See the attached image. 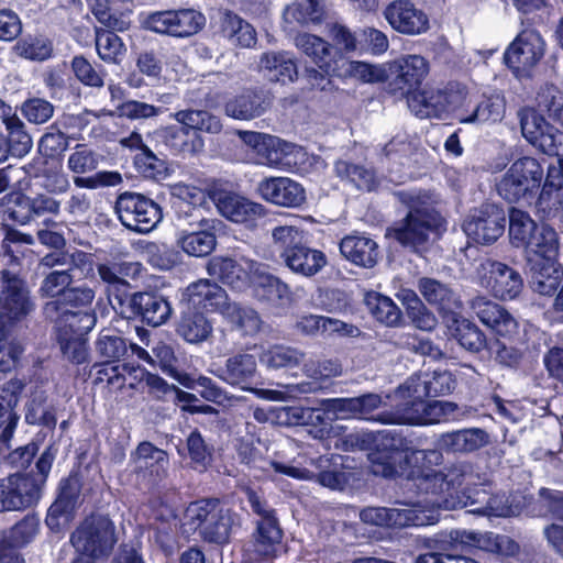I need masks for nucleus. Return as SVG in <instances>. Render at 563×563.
I'll return each mask as SVG.
<instances>
[{
	"instance_id": "nucleus-42",
	"label": "nucleus",
	"mask_w": 563,
	"mask_h": 563,
	"mask_svg": "<svg viewBox=\"0 0 563 563\" xmlns=\"http://www.w3.org/2000/svg\"><path fill=\"white\" fill-rule=\"evenodd\" d=\"M40 520L36 515H26L13 525L0 539V553L23 556L21 550L37 533Z\"/></svg>"
},
{
	"instance_id": "nucleus-31",
	"label": "nucleus",
	"mask_w": 563,
	"mask_h": 563,
	"mask_svg": "<svg viewBox=\"0 0 563 563\" xmlns=\"http://www.w3.org/2000/svg\"><path fill=\"white\" fill-rule=\"evenodd\" d=\"M273 103V96L262 87L245 88L225 103V113L238 120H251L264 114Z\"/></svg>"
},
{
	"instance_id": "nucleus-24",
	"label": "nucleus",
	"mask_w": 563,
	"mask_h": 563,
	"mask_svg": "<svg viewBox=\"0 0 563 563\" xmlns=\"http://www.w3.org/2000/svg\"><path fill=\"white\" fill-rule=\"evenodd\" d=\"M401 390H407V397L396 405L395 410H384L378 413L371 411L366 421L379 422L382 424H409L420 426L423 407L426 405V396L423 395L420 384L399 387Z\"/></svg>"
},
{
	"instance_id": "nucleus-7",
	"label": "nucleus",
	"mask_w": 563,
	"mask_h": 563,
	"mask_svg": "<svg viewBox=\"0 0 563 563\" xmlns=\"http://www.w3.org/2000/svg\"><path fill=\"white\" fill-rule=\"evenodd\" d=\"M543 180V167L531 156H522L511 163L496 184L498 195L509 203L536 202L539 208V191Z\"/></svg>"
},
{
	"instance_id": "nucleus-46",
	"label": "nucleus",
	"mask_w": 563,
	"mask_h": 563,
	"mask_svg": "<svg viewBox=\"0 0 563 563\" xmlns=\"http://www.w3.org/2000/svg\"><path fill=\"white\" fill-rule=\"evenodd\" d=\"M23 169L29 177L43 179L42 185L48 192L62 194L69 187L68 178L62 170V166L53 165L44 157H33Z\"/></svg>"
},
{
	"instance_id": "nucleus-19",
	"label": "nucleus",
	"mask_w": 563,
	"mask_h": 563,
	"mask_svg": "<svg viewBox=\"0 0 563 563\" xmlns=\"http://www.w3.org/2000/svg\"><path fill=\"white\" fill-rule=\"evenodd\" d=\"M205 24V15L194 9L156 11L150 13L144 21L145 29L174 37L195 35Z\"/></svg>"
},
{
	"instance_id": "nucleus-16",
	"label": "nucleus",
	"mask_w": 563,
	"mask_h": 563,
	"mask_svg": "<svg viewBox=\"0 0 563 563\" xmlns=\"http://www.w3.org/2000/svg\"><path fill=\"white\" fill-rule=\"evenodd\" d=\"M479 284L494 298L508 301L520 296L523 278L512 266L493 258H485L477 268Z\"/></svg>"
},
{
	"instance_id": "nucleus-37",
	"label": "nucleus",
	"mask_w": 563,
	"mask_h": 563,
	"mask_svg": "<svg viewBox=\"0 0 563 563\" xmlns=\"http://www.w3.org/2000/svg\"><path fill=\"white\" fill-rule=\"evenodd\" d=\"M163 139L174 156L192 157L205 150L203 137L186 124L167 126Z\"/></svg>"
},
{
	"instance_id": "nucleus-41",
	"label": "nucleus",
	"mask_w": 563,
	"mask_h": 563,
	"mask_svg": "<svg viewBox=\"0 0 563 563\" xmlns=\"http://www.w3.org/2000/svg\"><path fill=\"white\" fill-rule=\"evenodd\" d=\"M341 254L352 264L372 268L378 261V244L364 235H346L340 242Z\"/></svg>"
},
{
	"instance_id": "nucleus-54",
	"label": "nucleus",
	"mask_w": 563,
	"mask_h": 563,
	"mask_svg": "<svg viewBox=\"0 0 563 563\" xmlns=\"http://www.w3.org/2000/svg\"><path fill=\"white\" fill-rule=\"evenodd\" d=\"M208 274L232 289H241L246 284L247 273L236 260L228 256H213L207 264Z\"/></svg>"
},
{
	"instance_id": "nucleus-48",
	"label": "nucleus",
	"mask_w": 563,
	"mask_h": 563,
	"mask_svg": "<svg viewBox=\"0 0 563 563\" xmlns=\"http://www.w3.org/2000/svg\"><path fill=\"white\" fill-rule=\"evenodd\" d=\"M449 320L448 328L462 347L473 353L487 349L489 342L486 334L474 322L461 317L457 312Z\"/></svg>"
},
{
	"instance_id": "nucleus-64",
	"label": "nucleus",
	"mask_w": 563,
	"mask_h": 563,
	"mask_svg": "<svg viewBox=\"0 0 563 563\" xmlns=\"http://www.w3.org/2000/svg\"><path fill=\"white\" fill-rule=\"evenodd\" d=\"M402 305L411 322L420 330L431 331L437 325L434 314L429 311L422 300L413 290H405Z\"/></svg>"
},
{
	"instance_id": "nucleus-18",
	"label": "nucleus",
	"mask_w": 563,
	"mask_h": 563,
	"mask_svg": "<svg viewBox=\"0 0 563 563\" xmlns=\"http://www.w3.org/2000/svg\"><path fill=\"white\" fill-rule=\"evenodd\" d=\"M544 53L545 42L541 34L534 30H523L506 48L503 60L516 78L529 77Z\"/></svg>"
},
{
	"instance_id": "nucleus-34",
	"label": "nucleus",
	"mask_w": 563,
	"mask_h": 563,
	"mask_svg": "<svg viewBox=\"0 0 563 563\" xmlns=\"http://www.w3.org/2000/svg\"><path fill=\"white\" fill-rule=\"evenodd\" d=\"M219 377L231 386L243 390H252L258 384L260 374L257 361L253 354L236 353L228 357L225 365L220 369Z\"/></svg>"
},
{
	"instance_id": "nucleus-8",
	"label": "nucleus",
	"mask_w": 563,
	"mask_h": 563,
	"mask_svg": "<svg viewBox=\"0 0 563 563\" xmlns=\"http://www.w3.org/2000/svg\"><path fill=\"white\" fill-rule=\"evenodd\" d=\"M82 488L84 481L78 471L73 470L58 481L44 518L49 533L64 534L74 525L84 503Z\"/></svg>"
},
{
	"instance_id": "nucleus-11",
	"label": "nucleus",
	"mask_w": 563,
	"mask_h": 563,
	"mask_svg": "<svg viewBox=\"0 0 563 563\" xmlns=\"http://www.w3.org/2000/svg\"><path fill=\"white\" fill-rule=\"evenodd\" d=\"M386 92L395 99L416 96L430 71V64L421 55H406L388 63Z\"/></svg>"
},
{
	"instance_id": "nucleus-44",
	"label": "nucleus",
	"mask_w": 563,
	"mask_h": 563,
	"mask_svg": "<svg viewBox=\"0 0 563 563\" xmlns=\"http://www.w3.org/2000/svg\"><path fill=\"white\" fill-rule=\"evenodd\" d=\"M217 220L201 218L198 220L199 230L185 233L179 239L180 246L185 253L196 257L210 255L217 245L216 227Z\"/></svg>"
},
{
	"instance_id": "nucleus-30",
	"label": "nucleus",
	"mask_w": 563,
	"mask_h": 563,
	"mask_svg": "<svg viewBox=\"0 0 563 563\" xmlns=\"http://www.w3.org/2000/svg\"><path fill=\"white\" fill-rule=\"evenodd\" d=\"M559 235L549 224L541 223L537 232L525 249L527 267L529 269H543L558 263Z\"/></svg>"
},
{
	"instance_id": "nucleus-47",
	"label": "nucleus",
	"mask_w": 563,
	"mask_h": 563,
	"mask_svg": "<svg viewBox=\"0 0 563 563\" xmlns=\"http://www.w3.org/2000/svg\"><path fill=\"white\" fill-rule=\"evenodd\" d=\"M360 518L366 525H373L382 528L394 529L416 525V515L409 509L366 507L361 510Z\"/></svg>"
},
{
	"instance_id": "nucleus-59",
	"label": "nucleus",
	"mask_w": 563,
	"mask_h": 563,
	"mask_svg": "<svg viewBox=\"0 0 563 563\" xmlns=\"http://www.w3.org/2000/svg\"><path fill=\"white\" fill-rule=\"evenodd\" d=\"M334 167L340 178H346L360 190L372 191L378 186L373 168L342 159L338 161Z\"/></svg>"
},
{
	"instance_id": "nucleus-63",
	"label": "nucleus",
	"mask_w": 563,
	"mask_h": 563,
	"mask_svg": "<svg viewBox=\"0 0 563 563\" xmlns=\"http://www.w3.org/2000/svg\"><path fill=\"white\" fill-rule=\"evenodd\" d=\"M133 166L140 176L161 180L167 176V163L159 158L148 146H143L133 157Z\"/></svg>"
},
{
	"instance_id": "nucleus-51",
	"label": "nucleus",
	"mask_w": 563,
	"mask_h": 563,
	"mask_svg": "<svg viewBox=\"0 0 563 563\" xmlns=\"http://www.w3.org/2000/svg\"><path fill=\"white\" fill-rule=\"evenodd\" d=\"M333 76L340 79L354 78L362 82H386V68L361 60H349L343 54L339 56Z\"/></svg>"
},
{
	"instance_id": "nucleus-6",
	"label": "nucleus",
	"mask_w": 563,
	"mask_h": 563,
	"mask_svg": "<svg viewBox=\"0 0 563 563\" xmlns=\"http://www.w3.org/2000/svg\"><path fill=\"white\" fill-rule=\"evenodd\" d=\"M272 240L285 266L297 275L312 277L327 265L325 254L310 247L303 241V231L295 225L273 228Z\"/></svg>"
},
{
	"instance_id": "nucleus-56",
	"label": "nucleus",
	"mask_w": 563,
	"mask_h": 563,
	"mask_svg": "<svg viewBox=\"0 0 563 563\" xmlns=\"http://www.w3.org/2000/svg\"><path fill=\"white\" fill-rule=\"evenodd\" d=\"M220 33L241 47H253L257 42L252 24L232 11H225L221 16Z\"/></svg>"
},
{
	"instance_id": "nucleus-21",
	"label": "nucleus",
	"mask_w": 563,
	"mask_h": 563,
	"mask_svg": "<svg viewBox=\"0 0 563 563\" xmlns=\"http://www.w3.org/2000/svg\"><path fill=\"white\" fill-rule=\"evenodd\" d=\"M0 118L5 133L0 132V164L10 157L22 158L30 153L33 141L24 122L0 99Z\"/></svg>"
},
{
	"instance_id": "nucleus-60",
	"label": "nucleus",
	"mask_w": 563,
	"mask_h": 563,
	"mask_svg": "<svg viewBox=\"0 0 563 563\" xmlns=\"http://www.w3.org/2000/svg\"><path fill=\"white\" fill-rule=\"evenodd\" d=\"M365 302L376 321L387 327H396L401 322L402 312L391 298L379 292H369Z\"/></svg>"
},
{
	"instance_id": "nucleus-3",
	"label": "nucleus",
	"mask_w": 563,
	"mask_h": 563,
	"mask_svg": "<svg viewBox=\"0 0 563 563\" xmlns=\"http://www.w3.org/2000/svg\"><path fill=\"white\" fill-rule=\"evenodd\" d=\"M57 451L55 444L51 443L40 454L30 473L15 472L0 479V512L22 511L40 503Z\"/></svg>"
},
{
	"instance_id": "nucleus-62",
	"label": "nucleus",
	"mask_w": 563,
	"mask_h": 563,
	"mask_svg": "<svg viewBox=\"0 0 563 563\" xmlns=\"http://www.w3.org/2000/svg\"><path fill=\"white\" fill-rule=\"evenodd\" d=\"M15 53L27 60L44 62L53 57V41L44 35H27L21 37L15 46Z\"/></svg>"
},
{
	"instance_id": "nucleus-32",
	"label": "nucleus",
	"mask_w": 563,
	"mask_h": 563,
	"mask_svg": "<svg viewBox=\"0 0 563 563\" xmlns=\"http://www.w3.org/2000/svg\"><path fill=\"white\" fill-rule=\"evenodd\" d=\"M384 15L390 26L402 34H420L429 29V18L413 2H389Z\"/></svg>"
},
{
	"instance_id": "nucleus-25",
	"label": "nucleus",
	"mask_w": 563,
	"mask_h": 563,
	"mask_svg": "<svg viewBox=\"0 0 563 563\" xmlns=\"http://www.w3.org/2000/svg\"><path fill=\"white\" fill-rule=\"evenodd\" d=\"M420 454V451L407 454L400 449L391 446H377L369 453L371 468L374 475L385 478L402 477L406 479V485L409 489L415 492L412 481L407 476V473L413 468V460Z\"/></svg>"
},
{
	"instance_id": "nucleus-28",
	"label": "nucleus",
	"mask_w": 563,
	"mask_h": 563,
	"mask_svg": "<svg viewBox=\"0 0 563 563\" xmlns=\"http://www.w3.org/2000/svg\"><path fill=\"white\" fill-rule=\"evenodd\" d=\"M181 301L203 313L224 314L230 305L228 294L216 282L199 279L189 284L183 292Z\"/></svg>"
},
{
	"instance_id": "nucleus-40",
	"label": "nucleus",
	"mask_w": 563,
	"mask_h": 563,
	"mask_svg": "<svg viewBox=\"0 0 563 563\" xmlns=\"http://www.w3.org/2000/svg\"><path fill=\"white\" fill-rule=\"evenodd\" d=\"M418 286L423 298L437 307L443 317L451 318L462 308L459 296L448 285L434 278L422 277Z\"/></svg>"
},
{
	"instance_id": "nucleus-45",
	"label": "nucleus",
	"mask_w": 563,
	"mask_h": 563,
	"mask_svg": "<svg viewBox=\"0 0 563 563\" xmlns=\"http://www.w3.org/2000/svg\"><path fill=\"white\" fill-rule=\"evenodd\" d=\"M55 324L56 335H87L96 325L95 311L62 309L56 316H44Z\"/></svg>"
},
{
	"instance_id": "nucleus-29",
	"label": "nucleus",
	"mask_w": 563,
	"mask_h": 563,
	"mask_svg": "<svg viewBox=\"0 0 563 563\" xmlns=\"http://www.w3.org/2000/svg\"><path fill=\"white\" fill-rule=\"evenodd\" d=\"M25 386L23 379L13 377L0 387V445L10 446L20 421L15 409Z\"/></svg>"
},
{
	"instance_id": "nucleus-14",
	"label": "nucleus",
	"mask_w": 563,
	"mask_h": 563,
	"mask_svg": "<svg viewBox=\"0 0 563 563\" xmlns=\"http://www.w3.org/2000/svg\"><path fill=\"white\" fill-rule=\"evenodd\" d=\"M506 213L503 206L484 201L468 211L463 230L467 238L479 245H492L506 229Z\"/></svg>"
},
{
	"instance_id": "nucleus-1",
	"label": "nucleus",
	"mask_w": 563,
	"mask_h": 563,
	"mask_svg": "<svg viewBox=\"0 0 563 563\" xmlns=\"http://www.w3.org/2000/svg\"><path fill=\"white\" fill-rule=\"evenodd\" d=\"M522 136L541 153L559 157V167L549 166L539 191V210L555 216L563 208V132L532 107L518 111Z\"/></svg>"
},
{
	"instance_id": "nucleus-23",
	"label": "nucleus",
	"mask_w": 563,
	"mask_h": 563,
	"mask_svg": "<svg viewBox=\"0 0 563 563\" xmlns=\"http://www.w3.org/2000/svg\"><path fill=\"white\" fill-rule=\"evenodd\" d=\"M172 312L173 309L166 296L157 289H145L132 294L126 318L156 328L166 323Z\"/></svg>"
},
{
	"instance_id": "nucleus-27",
	"label": "nucleus",
	"mask_w": 563,
	"mask_h": 563,
	"mask_svg": "<svg viewBox=\"0 0 563 563\" xmlns=\"http://www.w3.org/2000/svg\"><path fill=\"white\" fill-rule=\"evenodd\" d=\"M470 307L479 321L500 338L510 339L519 333V323L501 305L486 296H476Z\"/></svg>"
},
{
	"instance_id": "nucleus-39",
	"label": "nucleus",
	"mask_w": 563,
	"mask_h": 563,
	"mask_svg": "<svg viewBox=\"0 0 563 563\" xmlns=\"http://www.w3.org/2000/svg\"><path fill=\"white\" fill-rule=\"evenodd\" d=\"M175 331L184 341L197 344L208 340L213 325L206 313L184 305Z\"/></svg>"
},
{
	"instance_id": "nucleus-53",
	"label": "nucleus",
	"mask_w": 563,
	"mask_h": 563,
	"mask_svg": "<svg viewBox=\"0 0 563 563\" xmlns=\"http://www.w3.org/2000/svg\"><path fill=\"white\" fill-rule=\"evenodd\" d=\"M31 197L14 190L1 199L0 213L8 225H25L33 220Z\"/></svg>"
},
{
	"instance_id": "nucleus-38",
	"label": "nucleus",
	"mask_w": 563,
	"mask_h": 563,
	"mask_svg": "<svg viewBox=\"0 0 563 563\" xmlns=\"http://www.w3.org/2000/svg\"><path fill=\"white\" fill-rule=\"evenodd\" d=\"M180 456L189 460L192 470L203 473L216 460V448L207 441L198 428L192 429L186 438L185 446L177 448Z\"/></svg>"
},
{
	"instance_id": "nucleus-61",
	"label": "nucleus",
	"mask_w": 563,
	"mask_h": 563,
	"mask_svg": "<svg viewBox=\"0 0 563 563\" xmlns=\"http://www.w3.org/2000/svg\"><path fill=\"white\" fill-rule=\"evenodd\" d=\"M174 118L178 123L188 125L199 135L201 132L218 134L222 130L220 118L206 110H179Z\"/></svg>"
},
{
	"instance_id": "nucleus-20",
	"label": "nucleus",
	"mask_w": 563,
	"mask_h": 563,
	"mask_svg": "<svg viewBox=\"0 0 563 563\" xmlns=\"http://www.w3.org/2000/svg\"><path fill=\"white\" fill-rule=\"evenodd\" d=\"M74 150L68 157L67 167L73 174L77 175L74 177V185L77 188L97 189L117 186L122 183V176L119 172L102 170L91 176H81L98 167V155L86 144H77Z\"/></svg>"
},
{
	"instance_id": "nucleus-4",
	"label": "nucleus",
	"mask_w": 563,
	"mask_h": 563,
	"mask_svg": "<svg viewBox=\"0 0 563 563\" xmlns=\"http://www.w3.org/2000/svg\"><path fill=\"white\" fill-rule=\"evenodd\" d=\"M382 405L377 394H363L356 397H335L320 400L319 408H301L299 423L310 426L318 439H325L332 431L331 422L334 420H365L371 411H376Z\"/></svg>"
},
{
	"instance_id": "nucleus-2",
	"label": "nucleus",
	"mask_w": 563,
	"mask_h": 563,
	"mask_svg": "<svg viewBox=\"0 0 563 563\" xmlns=\"http://www.w3.org/2000/svg\"><path fill=\"white\" fill-rule=\"evenodd\" d=\"M413 462V468L407 476L412 481L416 495L423 497L427 503H448L449 497L464 493L473 484V464L455 462L444 473L438 468L443 462L442 452L439 450H421Z\"/></svg>"
},
{
	"instance_id": "nucleus-10",
	"label": "nucleus",
	"mask_w": 563,
	"mask_h": 563,
	"mask_svg": "<svg viewBox=\"0 0 563 563\" xmlns=\"http://www.w3.org/2000/svg\"><path fill=\"white\" fill-rule=\"evenodd\" d=\"M114 212L121 224L133 232L147 234L163 220V208L148 196L123 191L117 196Z\"/></svg>"
},
{
	"instance_id": "nucleus-55",
	"label": "nucleus",
	"mask_w": 563,
	"mask_h": 563,
	"mask_svg": "<svg viewBox=\"0 0 563 563\" xmlns=\"http://www.w3.org/2000/svg\"><path fill=\"white\" fill-rule=\"evenodd\" d=\"M261 67L269 73V80L283 85L294 82L298 77V67L295 59L286 52H268L261 56Z\"/></svg>"
},
{
	"instance_id": "nucleus-12",
	"label": "nucleus",
	"mask_w": 563,
	"mask_h": 563,
	"mask_svg": "<svg viewBox=\"0 0 563 563\" xmlns=\"http://www.w3.org/2000/svg\"><path fill=\"white\" fill-rule=\"evenodd\" d=\"M207 196L223 218L250 231L256 230L269 212L264 205L222 187L208 188Z\"/></svg>"
},
{
	"instance_id": "nucleus-35",
	"label": "nucleus",
	"mask_w": 563,
	"mask_h": 563,
	"mask_svg": "<svg viewBox=\"0 0 563 563\" xmlns=\"http://www.w3.org/2000/svg\"><path fill=\"white\" fill-rule=\"evenodd\" d=\"M254 297L271 308H284L292 301L288 284L267 272L256 271L252 279Z\"/></svg>"
},
{
	"instance_id": "nucleus-43",
	"label": "nucleus",
	"mask_w": 563,
	"mask_h": 563,
	"mask_svg": "<svg viewBox=\"0 0 563 563\" xmlns=\"http://www.w3.org/2000/svg\"><path fill=\"white\" fill-rule=\"evenodd\" d=\"M488 443V434L479 428L442 433L438 440L440 450L446 453H472Z\"/></svg>"
},
{
	"instance_id": "nucleus-58",
	"label": "nucleus",
	"mask_w": 563,
	"mask_h": 563,
	"mask_svg": "<svg viewBox=\"0 0 563 563\" xmlns=\"http://www.w3.org/2000/svg\"><path fill=\"white\" fill-rule=\"evenodd\" d=\"M540 225L527 211L515 207L510 208L509 239L515 247L526 249Z\"/></svg>"
},
{
	"instance_id": "nucleus-15",
	"label": "nucleus",
	"mask_w": 563,
	"mask_h": 563,
	"mask_svg": "<svg viewBox=\"0 0 563 563\" xmlns=\"http://www.w3.org/2000/svg\"><path fill=\"white\" fill-rule=\"evenodd\" d=\"M96 349L103 361L96 366L93 383H106L110 393L122 390L125 386L124 371L128 364H119V361L128 353L125 339L119 335H100Z\"/></svg>"
},
{
	"instance_id": "nucleus-50",
	"label": "nucleus",
	"mask_w": 563,
	"mask_h": 563,
	"mask_svg": "<svg viewBox=\"0 0 563 563\" xmlns=\"http://www.w3.org/2000/svg\"><path fill=\"white\" fill-rule=\"evenodd\" d=\"M283 536L284 532L276 516H267L265 519H260L253 533L254 551L261 556L274 558Z\"/></svg>"
},
{
	"instance_id": "nucleus-17",
	"label": "nucleus",
	"mask_w": 563,
	"mask_h": 563,
	"mask_svg": "<svg viewBox=\"0 0 563 563\" xmlns=\"http://www.w3.org/2000/svg\"><path fill=\"white\" fill-rule=\"evenodd\" d=\"M439 227L438 213L428 208H410L406 217L388 228L386 236L394 239L404 247L418 249L424 245L432 232Z\"/></svg>"
},
{
	"instance_id": "nucleus-9",
	"label": "nucleus",
	"mask_w": 563,
	"mask_h": 563,
	"mask_svg": "<svg viewBox=\"0 0 563 563\" xmlns=\"http://www.w3.org/2000/svg\"><path fill=\"white\" fill-rule=\"evenodd\" d=\"M232 523L230 510L224 509L218 498L196 500L185 511V530L198 532L209 543H228Z\"/></svg>"
},
{
	"instance_id": "nucleus-36",
	"label": "nucleus",
	"mask_w": 563,
	"mask_h": 563,
	"mask_svg": "<svg viewBox=\"0 0 563 563\" xmlns=\"http://www.w3.org/2000/svg\"><path fill=\"white\" fill-rule=\"evenodd\" d=\"M452 92L446 88L424 86L409 98V108L420 118H440L449 112Z\"/></svg>"
},
{
	"instance_id": "nucleus-33",
	"label": "nucleus",
	"mask_w": 563,
	"mask_h": 563,
	"mask_svg": "<svg viewBox=\"0 0 563 563\" xmlns=\"http://www.w3.org/2000/svg\"><path fill=\"white\" fill-rule=\"evenodd\" d=\"M295 44L319 69L333 75L339 63V56L342 55L341 51L322 37L311 33H299L295 37Z\"/></svg>"
},
{
	"instance_id": "nucleus-22",
	"label": "nucleus",
	"mask_w": 563,
	"mask_h": 563,
	"mask_svg": "<svg viewBox=\"0 0 563 563\" xmlns=\"http://www.w3.org/2000/svg\"><path fill=\"white\" fill-rule=\"evenodd\" d=\"M87 120L82 114L64 113L46 128L38 141L40 157L60 161L69 147L73 130L82 131Z\"/></svg>"
},
{
	"instance_id": "nucleus-13",
	"label": "nucleus",
	"mask_w": 563,
	"mask_h": 563,
	"mask_svg": "<svg viewBox=\"0 0 563 563\" xmlns=\"http://www.w3.org/2000/svg\"><path fill=\"white\" fill-rule=\"evenodd\" d=\"M0 329L11 328L34 310V302L24 279L8 269L1 272Z\"/></svg>"
},
{
	"instance_id": "nucleus-52",
	"label": "nucleus",
	"mask_w": 563,
	"mask_h": 563,
	"mask_svg": "<svg viewBox=\"0 0 563 563\" xmlns=\"http://www.w3.org/2000/svg\"><path fill=\"white\" fill-rule=\"evenodd\" d=\"M93 298L95 291L89 287H70L57 298L47 301L43 307V314L56 316V312L62 309L93 311L91 309Z\"/></svg>"
},
{
	"instance_id": "nucleus-49",
	"label": "nucleus",
	"mask_w": 563,
	"mask_h": 563,
	"mask_svg": "<svg viewBox=\"0 0 563 563\" xmlns=\"http://www.w3.org/2000/svg\"><path fill=\"white\" fill-rule=\"evenodd\" d=\"M314 465L313 478L323 487L343 489L347 484V476L341 470L342 456L339 454L320 455L311 460Z\"/></svg>"
},
{
	"instance_id": "nucleus-26",
	"label": "nucleus",
	"mask_w": 563,
	"mask_h": 563,
	"mask_svg": "<svg viewBox=\"0 0 563 563\" xmlns=\"http://www.w3.org/2000/svg\"><path fill=\"white\" fill-rule=\"evenodd\" d=\"M255 194L268 203L285 208H298L306 201L305 188L289 177H264L257 183Z\"/></svg>"
},
{
	"instance_id": "nucleus-57",
	"label": "nucleus",
	"mask_w": 563,
	"mask_h": 563,
	"mask_svg": "<svg viewBox=\"0 0 563 563\" xmlns=\"http://www.w3.org/2000/svg\"><path fill=\"white\" fill-rule=\"evenodd\" d=\"M95 45L99 58L106 64L119 65L126 53L122 38L100 26L95 27Z\"/></svg>"
},
{
	"instance_id": "nucleus-5",
	"label": "nucleus",
	"mask_w": 563,
	"mask_h": 563,
	"mask_svg": "<svg viewBox=\"0 0 563 563\" xmlns=\"http://www.w3.org/2000/svg\"><path fill=\"white\" fill-rule=\"evenodd\" d=\"M69 542L79 554L78 558L93 563L107 559L118 542L115 523L108 514L92 510L71 531Z\"/></svg>"
}]
</instances>
